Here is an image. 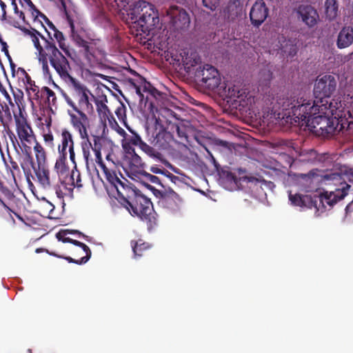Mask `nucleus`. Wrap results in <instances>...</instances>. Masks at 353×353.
I'll return each mask as SVG.
<instances>
[{
  "label": "nucleus",
  "mask_w": 353,
  "mask_h": 353,
  "mask_svg": "<svg viewBox=\"0 0 353 353\" xmlns=\"http://www.w3.org/2000/svg\"><path fill=\"white\" fill-rule=\"evenodd\" d=\"M336 86L334 77H319L314 86V99H310L305 94L286 99L282 105L283 115L292 123L305 125L311 130L319 129L327 134L334 133L340 122L343 125V119L347 117V100L343 105L341 97L330 99Z\"/></svg>",
  "instance_id": "obj_1"
},
{
  "label": "nucleus",
  "mask_w": 353,
  "mask_h": 353,
  "mask_svg": "<svg viewBox=\"0 0 353 353\" xmlns=\"http://www.w3.org/2000/svg\"><path fill=\"white\" fill-rule=\"evenodd\" d=\"M19 2L21 6L31 14L34 20L40 17L48 21L49 28L52 31L49 32V34L59 48V49L55 43L46 39L38 32L32 34V41L36 49L35 55L42 66L43 74L46 77L50 74L49 61L60 77L66 81V41L63 34L36 8L31 0H19Z\"/></svg>",
  "instance_id": "obj_2"
},
{
  "label": "nucleus",
  "mask_w": 353,
  "mask_h": 353,
  "mask_svg": "<svg viewBox=\"0 0 353 353\" xmlns=\"http://www.w3.org/2000/svg\"><path fill=\"white\" fill-rule=\"evenodd\" d=\"M11 68L12 75L17 78L19 85L26 90L32 106L41 105L46 99L50 101V97L54 99V92L47 87L39 88L23 68H18L15 70L12 65Z\"/></svg>",
  "instance_id": "obj_3"
},
{
  "label": "nucleus",
  "mask_w": 353,
  "mask_h": 353,
  "mask_svg": "<svg viewBox=\"0 0 353 353\" xmlns=\"http://www.w3.org/2000/svg\"><path fill=\"white\" fill-rule=\"evenodd\" d=\"M14 121L17 138L12 132L9 135L10 138L14 145L17 143L22 152L30 157L32 146L36 143V137L30 125L23 115H15Z\"/></svg>",
  "instance_id": "obj_4"
},
{
  "label": "nucleus",
  "mask_w": 353,
  "mask_h": 353,
  "mask_svg": "<svg viewBox=\"0 0 353 353\" xmlns=\"http://www.w3.org/2000/svg\"><path fill=\"white\" fill-rule=\"evenodd\" d=\"M57 151L54 152L55 163L53 172L56 174L62 188L66 190V129H63L57 138Z\"/></svg>",
  "instance_id": "obj_5"
},
{
  "label": "nucleus",
  "mask_w": 353,
  "mask_h": 353,
  "mask_svg": "<svg viewBox=\"0 0 353 353\" xmlns=\"http://www.w3.org/2000/svg\"><path fill=\"white\" fill-rule=\"evenodd\" d=\"M113 146V142L105 137H94L92 150L95 154V161L101 168L103 165H106L109 168L114 165L112 154Z\"/></svg>",
  "instance_id": "obj_6"
},
{
  "label": "nucleus",
  "mask_w": 353,
  "mask_h": 353,
  "mask_svg": "<svg viewBox=\"0 0 353 353\" xmlns=\"http://www.w3.org/2000/svg\"><path fill=\"white\" fill-rule=\"evenodd\" d=\"M135 9L142 12L137 23L143 32L151 31L159 23L158 14L152 4L140 1L136 4Z\"/></svg>",
  "instance_id": "obj_7"
},
{
  "label": "nucleus",
  "mask_w": 353,
  "mask_h": 353,
  "mask_svg": "<svg viewBox=\"0 0 353 353\" xmlns=\"http://www.w3.org/2000/svg\"><path fill=\"white\" fill-rule=\"evenodd\" d=\"M350 188V185L345 183L341 188H337L334 191H327L321 194L319 197V205H317V201H314L317 211L321 213L326 210L327 207L330 208H332L335 203L343 199L347 194Z\"/></svg>",
  "instance_id": "obj_8"
},
{
  "label": "nucleus",
  "mask_w": 353,
  "mask_h": 353,
  "mask_svg": "<svg viewBox=\"0 0 353 353\" xmlns=\"http://www.w3.org/2000/svg\"><path fill=\"white\" fill-rule=\"evenodd\" d=\"M125 208L132 216L141 219H147L151 214L152 203L149 199L143 195H136L132 202L126 201Z\"/></svg>",
  "instance_id": "obj_9"
},
{
  "label": "nucleus",
  "mask_w": 353,
  "mask_h": 353,
  "mask_svg": "<svg viewBox=\"0 0 353 353\" xmlns=\"http://www.w3.org/2000/svg\"><path fill=\"white\" fill-rule=\"evenodd\" d=\"M68 250L74 258L68 256V262H73L77 264L85 263L91 256L90 248L84 243L68 236Z\"/></svg>",
  "instance_id": "obj_10"
},
{
  "label": "nucleus",
  "mask_w": 353,
  "mask_h": 353,
  "mask_svg": "<svg viewBox=\"0 0 353 353\" xmlns=\"http://www.w3.org/2000/svg\"><path fill=\"white\" fill-rule=\"evenodd\" d=\"M68 104L72 108L68 110V114L70 117V123L73 128L79 132L81 138L85 139L88 137L86 124L88 118L82 110L78 109L73 102L68 99Z\"/></svg>",
  "instance_id": "obj_11"
},
{
  "label": "nucleus",
  "mask_w": 353,
  "mask_h": 353,
  "mask_svg": "<svg viewBox=\"0 0 353 353\" xmlns=\"http://www.w3.org/2000/svg\"><path fill=\"white\" fill-rule=\"evenodd\" d=\"M68 79H69L72 84L74 90L79 94V104L81 110L91 111L93 109L91 103L92 101H95V97L90 93V92L85 88L83 85L76 81L74 78L68 74Z\"/></svg>",
  "instance_id": "obj_12"
},
{
  "label": "nucleus",
  "mask_w": 353,
  "mask_h": 353,
  "mask_svg": "<svg viewBox=\"0 0 353 353\" xmlns=\"http://www.w3.org/2000/svg\"><path fill=\"white\" fill-rule=\"evenodd\" d=\"M182 201L174 191L165 192L158 201V205L166 212L176 214L181 210Z\"/></svg>",
  "instance_id": "obj_13"
},
{
  "label": "nucleus",
  "mask_w": 353,
  "mask_h": 353,
  "mask_svg": "<svg viewBox=\"0 0 353 353\" xmlns=\"http://www.w3.org/2000/svg\"><path fill=\"white\" fill-rule=\"evenodd\" d=\"M196 76L201 78V81L210 89H214L220 84V77L218 70L211 65L205 64L202 68L196 71Z\"/></svg>",
  "instance_id": "obj_14"
},
{
  "label": "nucleus",
  "mask_w": 353,
  "mask_h": 353,
  "mask_svg": "<svg viewBox=\"0 0 353 353\" xmlns=\"http://www.w3.org/2000/svg\"><path fill=\"white\" fill-rule=\"evenodd\" d=\"M299 20L309 28L315 26L319 19L317 10L311 5L301 4L296 9Z\"/></svg>",
  "instance_id": "obj_15"
},
{
  "label": "nucleus",
  "mask_w": 353,
  "mask_h": 353,
  "mask_svg": "<svg viewBox=\"0 0 353 353\" xmlns=\"http://www.w3.org/2000/svg\"><path fill=\"white\" fill-rule=\"evenodd\" d=\"M173 141L171 133L168 132L160 123L159 120L155 119V132L153 134L152 143L154 145L159 149H166Z\"/></svg>",
  "instance_id": "obj_16"
},
{
  "label": "nucleus",
  "mask_w": 353,
  "mask_h": 353,
  "mask_svg": "<svg viewBox=\"0 0 353 353\" xmlns=\"http://www.w3.org/2000/svg\"><path fill=\"white\" fill-rule=\"evenodd\" d=\"M268 10L263 0H256L250 12V20L253 25L260 26L267 18Z\"/></svg>",
  "instance_id": "obj_17"
},
{
  "label": "nucleus",
  "mask_w": 353,
  "mask_h": 353,
  "mask_svg": "<svg viewBox=\"0 0 353 353\" xmlns=\"http://www.w3.org/2000/svg\"><path fill=\"white\" fill-rule=\"evenodd\" d=\"M170 15L174 26L176 29H186L189 27L190 19L188 14L184 10L172 8L168 13Z\"/></svg>",
  "instance_id": "obj_18"
},
{
  "label": "nucleus",
  "mask_w": 353,
  "mask_h": 353,
  "mask_svg": "<svg viewBox=\"0 0 353 353\" xmlns=\"http://www.w3.org/2000/svg\"><path fill=\"white\" fill-rule=\"evenodd\" d=\"M68 23L70 24V27L71 28V37L72 39L76 42V43L78 46L83 48L85 53L88 52L89 49L87 45V42L82 39L83 34V30L81 23H80L79 22H74V20L70 19L68 15Z\"/></svg>",
  "instance_id": "obj_19"
},
{
  "label": "nucleus",
  "mask_w": 353,
  "mask_h": 353,
  "mask_svg": "<svg viewBox=\"0 0 353 353\" xmlns=\"http://www.w3.org/2000/svg\"><path fill=\"white\" fill-rule=\"evenodd\" d=\"M353 43V28L346 26L343 28L339 32L336 45L340 49L345 48Z\"/></svg>",
  "instance_id": "obj_20"
},
{
  "label": "nucleus",
  "mask_w": 353,
  "mask_h": 353,
  "mask_svg": "<svg viewBox=\"0 0 353 353\" xmlns=\"http://www.w3.org/2000/svg\"><path fill=\"white\" fill-rule=\"evenodd\" d=\"M103 172L105 174L107 180L114 186V188L117 190L119 194L122 195V192L121 191L120 188L125 189L123 183L122 181L117 177V174L114 172H112L110 170L109 168L107 167L106 165H103L102 168Z\"/></svg>",
  "instance_id": "obj_21"
},
{
  "label": "nucleus",
  "mask_w": 353,
  "mask_h": 353,
  "mask_svg": "<svg viewBox=\"0 0 353 353\" xmlns=\"http://www.w3.org/2000/svg\"><path fill=\"white\" fill-rule=\"evenodd\" d=\"M279 45H276L277 48L274 50H281V52L287 56L293 57L296 54L297 48L293 42L290 40H285L283 37L279 38Z\"/></svg>",
  "instance_id": "obj_22"
},
{
  "label": "nucleus",
  "mask_w": 353,
  "mask_h": 353,
  "mask_svg": "<svg viewBox=\"0 0 353 353\" xmlns=\"http://www.w3.org/2000/svg\"><path fill=\"white\" fill-rule=\"evenodd\" d=\"M339 4L336 0H325V15L327 20L333 21L339 15Z\"/></svg>",
  "instance_id": "obj_23"
},
{
  "label": "nucleus",
  "mask_w": 353,
  "mask_h": 353,
  "mask_svg": "<svg viewBox=\"0 0 353 353\" xmlns=\"http://www.w3.org/2000/svg\"><path fill=\"white\" fill-rule=\"evenodd\" d=\"M94 102L97 106V112L101 121L105 123L107 122V119L109 118L110 114V110L106 105V98L101 97V99H96Z\"/></svg>",
  "instance_id": "obj_24"
},
{
  "label": "nucleus",
  "mask_w": 353,
  "mask_h": 353,
  "mask_svg": "<svg viewBox=\"0 0 353 353\" xmlns=\"http://www.w3.org/2000/svg\"><path fill=\"white\" fill-rule=\"evenodd\" d=\"M221 183L224 188L228 190H233L237 186V179L232 172L224 171L221 176Z\"/></svg>",
  "instance_id": "obj_25"
},
{
  "label": "nucleus",
  "mask_w": 353,
  "mask_h": 353,
  "mask_svg": "<svg viewBox=\"0 0 353 353\" xmlns=\"http://www.w3.org/2000/svg\"><path fill=\"white\" fill-rule=\"evenodd\" d=\"M36 125L37 127L43 132L46 130H49L51 125V119L49 115V112L40 111L39 113L36 114Z\"/></svg>",
  "instance_id": "obj_26"
},
{
  "label": "nucleus",
  "mask_w": 353,
  "mask_h": 353,
  "mask_svg": "<svg viewBox=\"0 0 353 353\" xmlns=\"http://www.w3.org/2000/svg\"><path fill=\"white\" fill-rule=\"evenodd\" d=\"M126 161L132 171H137L143 165L141 158L134 151L130 152L126 156Z\"/></svg>",
  "instance_id": "obj_27"
},
{
  "label": "nucleus",
  "mask_w": 353,
  "mask_h": 353,
  "mask_svg": "<svg viewBox=\"0 0 353 353\" xmlns=\"http://www.w3.org/2000/svg\"><path fill=\"white\" fill-rule=\"evenodd\" d=\"M289 200L292 205L299 207L307 206L311 201L310 197L307 195L292 194L291 192H289Z\"/></svg>",
  "instance_id": "obj_28"
},
{
  "label": "nucleus",
  "mask_w": 353,
  "mask_h": 353,
  "mask_svg": "<svg viewBox=\"0 0 353 353\" xmlns=\"http://www.w3.org/2000/svg\"><path fill=\"white\" fill-rule=\"evenodd\" d=\"M0 7L1 9V15L0 16L2 21H6L8 24L19 28L21 23L19 20L13 19L11 17H7L6 15V5L4 2L0 1Z\"/></svg>",
  "instance_id": "obj_29"
},
{
  "label": "nucleus",
  "mask_w": 353,
  "mask_h": 353,
  "mask_svg": "<svg viewBox=\"0 0 353 353\" xmlns=\"http://www.w3.org/2000/svg\"><path fill=\"white\" fill-rule=\"evenodd\" d=\"M170 55V57L173 60V61L176 63H183L184 65H190V66H194L195 64L197 63V61L196 60V55H194L195 58L194 59V62L190 63V61L188 60L187 57H185L182 54V53H180V54H177L174 53L172 51L168 52V56Z\"/></svg>",
  "instance_id": "obj_30"
},
{
  "label": "nucleus",
  "mask_w": 353,
  "mask_h": 353,
  "mask_svg": "<svg viewBox=\"0 0 353 353\" xmlns=\"http://www.w3.org/2000/svg\"><path fill=\"white\" fill-rule=\"evenodd\" d=\"M35 152L36 159L39 165H41L45 163L46 161V152L43 147L36 141V143L32 146Z\"/></svg>",
  "instance_id": "obj_31"
},
{
  "label": "nucleus",
  "mask_w": 353,
  "mask_h": 353,
  "mask_svg": "<svg viewBox=\"0 0 353 353\" xmlns=\"http://www.w3.org/2000/svg\"><path fill=\"white\" fill-rule=\"evenodd\" d=\"M347 104L346 109H347V117L345 120L347 121V123L348 125H350L351 123H353V97H351L350 98H347Z\"/></svg>",
  "instance_id": "obj_32"
},
{
  "label": "nucleus",
  "mask_w": 353,
  "mask_h": 353,
  "mask_svg": "<svg viewBox=\"0 0 353 353\" xmlns=\"http://www.w3.org/2000/svg\"><path fill=\"white\" fill-rule=\"evenodd\" d=\"M132 247L134 256H141V252L149 248L148 245L139 240L136 243L132 242Z\"/></svg>",
  "instance_id": "obj_33"
},
{
  "label": "nucleus",
  "mask_w": 353,
  "mask_h": 353,
  "mask_svg": "<svg viewBox=\"0 0 353 353\" xmlns=\"http://www.w3.org/2000/svg\"><path fill=\"white\" fill-rule=\"evenodd\" d=\"M71 185L74 188H77V190L82 187L80 178V173L78 170H72L70 174Z\"/></svg>",
  "instance_id": "obj_34"
},
{
  "label": "nucleus",
  "mask_w": 353,
  "mask_h": 353,
  "mask_svg": "<svg viewBox=\"0 0 353 353\" xmlns=\"http://www.w3.org/2000/svg\"><path fill=\"white\" fill-rule=\"evenodd\" d=\"M240 6V0L231 1L228 5V10L229 12H234V13L237 14L239 11L241 10Z\"/></svg>",
  "instance_id": "obj_35"
},
{
  "label": "nucleus",
  "mask_w": 353,
  "mask_h": 353,
  "mask_svg": "<svg viewBox=\"0 0 353 353\" xmlns=\"http://www.w3.org/2000/svg\"><path fill=\"white\" fill-rule=\"evenodd\" d=\"M139 148L150 157L155 156L154 150L144 141L139 145Z\"/></svg>",
  "instance_id": "obj_36"
},
{
  "label": "nucleus",
  "mask_w": 353,
  "mask_h": 353,
  "mask_svg": "<svg viewBox=\"0 0 353 353\" xmlns=\"http://www.w3.org/2000/svg\"><path fill=\"white\" fill-rule=\"evenodd\" d=\"M12 6L13 8V10L16 16L18 17L19 20L24 22L25 21V15L22 11H19L17 5V3L14 0H12Z\"/></svg>",
  "instance_id": "obj_37"
},
{
  "label": "nucleus",
  "mask_w": 353,
  "mask_h": 353,
  "mask_svg": "<svg viewBox=\"0 0 353 353\" xmlns=\"http://www.w3.org/2000/svg\"><path fill=\"white\" fill-rule=\"evenodd\" d=\"M203 6L210 10H214L218 6V0H203Z\"/></svg>",
  "instance_id": "obj_38"
},
{
  "label": "nucleus",
  "mask_w": 353,
  "mask_h": 353,
  "mask_svg": "<svg viewBox=\"0 0 353 353\" xmlns=\"http://www.w3.org/2000/svg\"><path fill=\"white\" fill-rule=\"evenodd\" d=\"M115 113H116L118 119L120 121L125 122V120L126 119V115H125V108L123 105L119 106L115 111Z\"/></svg>",
  "instance_id": "obj_39"
},
{
  "label": "nucleus",
  "mask_w": 353,
  "mask_h": 353,
  "mask_svg": "<svg viewBox=\"0 0 353 353\" xmlns=\"http://www.w3.org/2000/svg\"><path fill=\"white\" fill-rule=\"evenodd\" d=\"M129 141L130 143H132L134 145H137L139 147L143 142V140L141 139V137L136 133H134L132 134V136L129 139Z\"/></svg>",
  "instance_id": "obj_40"
},
{
  "label": "nucleus",
  "mask_w": 353,
  "mask_h": 353,
  "mask_svg": "<svg viewBox=\"0 0 353 353\" xmlns=\"http://www.w3.org/2000/svg\"><path fill=\"white\" fill-rule=\"evenodd\" d=\"M0 92L2 94V95L4 97L6 100L8 101V103L14 106V104L12 101V99L8 91L6 90L5 88H3L2 85H0Z\"/></svg>",
  "instance_id": "obj_41"
},
{
  "label": "nucleus",
  "mask_w": 353,
  "mask_h": 353,
  "mask_svg": "<svg viewBox=\"0 0 353 353\" xmlns=\"http://www.w3.org/2000/svg\"><path fill=\"white\" fill-rule=\"evenodd\" d=\"M43 139L46 142V143L50 146L52 147L54 145L53 143V136L51 132L46 133L43 134Z\"/></svg>",
  "instance_id": "obj_42"
},
{
  "label": "nucleus",
  "mask_w": 353,
  "mask_h": 353,
  "mask_svg": "<svg viewBox=\"0 0 353 353\" xmlns=\"http://www.w3.org/2000/svg\"><path fill=\"white\" fill-rule=\"evenodd\" d=\"M56 237L59 241L66 242V230H61L56 234Z\"/></svg>",
  "instance_id": "obj_43"
},
{
  "label": "nucleus",
  "mask_w": 353,
  "mask_h": 353,
  "mask_svg": "<svg viewBox=\"0 0 353 353\" xmlns=\"http://www.w3.org/2000/svg\"><path fill=\"white\" fill-rule=\"evenodd\" d=\"M261 79L264 80V81H268L271 79V77H272V74L270 72L269 70L268 69H265L264 70H263L261 74Z\"/></svg>",
  "instance_id": "obj_44"
},
{
  "label": "nucleus",
  "mask_w": 353,
  "mask_h": 353,
  "mask_svg": "<svg viewBox=\"0 0 353 353\" xmlns=\"http://www.w3.org/2000/svg\"><path fill=\"white\" fill-rule=\"evenodd\" d=\"M114 125H115V130L122 137H126L127 135V133L125 132V131L122 128H121L118 123H117L116 121H114Z\"/></svg>",
  "instance_id": "obj_45"
},
{
  "label": "nucleus",
  "mask_w": 353,
  "mask_h": 353,
  "mask_svg": "<svg viewBox=\"0 0 353 353\" xmlns=\"http://www.w3.org/2000/svg\"><path fill=\"white\" fill-rule=\"evenodd\" d=\"M145 178L152 183H159V179L156 176H154V175L148 174V173L145 174Z\"/></svg>",
  "instance_id": "obj_46"
},
{
  "label": "nucleus",
  "mask_w": 353,
  "mask_h": 353,
  "mask_svg": "<svg viewBox=\"0 0 353 353\" xmlns=\"http://www.w3.org/2000/svg\"><path fill=\"white\" fill-rule=\"evenodd\" d=\"M38 176L40 181L43 183V184L48 183V178L45 172H43V176H41V174H39Z\"/></svg>",
  "instance_id": "obj_47"
},
{
  "label": "nucleus",
  "mask_w": 353,
  "mask_h": 353,
  "mask_svg": "<svg viewBox=\"0 0 353 353\" xmlns=\"http://www.w3.org/2000/svg\"><path fill=\"white\" fill-rule=\"evenodd\" d=\"M0 43H1V50L5 52L6 53H8V45L7 43L2 39L0 38Z\"/></svg>",
  "instance_id": "obj_48"
},
{
  "label": "nucleus",
  "mask_w": 353,
  "mask_h": 353,
  "mask_svg": "<svg viewBox=\"0 0 353 353\" xmlns=\"http://www.w3.org/2000/svg\"><path fill=\"white\" fill-rule=\"evenodd\" d=\"M114 121H115V119H114L113 117H112L110 114L109 116V118L107 119V121H108L109 123V125L113 128V129H115V125H114Z\"/></svg>",
  "instance_id": "obj_49"
},
{
  "label": "nucleus",
  "mask_w": 353,
  "mask_h": 353,
  "mask_svg": "<svg viewBox=\"0 0 353 353\" xmlns=\"http://www.w3.org/2000/svg\"><path fill=\"white\" fill-rule=\"evenodd\" d=\"M69 152H70V160L72 161V163L74 164V167H76L75 165V162H74V151L72 148H70L69 150Z\"/></svg>",
  "instance_id": "obj_50"
},
{
  "label": "nucleus",
  "mask_w": 353,
  "mask_h": 353,
  "mask_svg": "<svg viewBox=\"0 0 353 353\" xmlns=\"http://www.w3.org/2000/svg\"><path fill=\"white\" fill-rule=\"evenodd\" d=\"M151 171L153 172V173H155V174H160V173H162V171L161 169H159V168H157V167H152L151 168Z\"/></svg>",
  "instance_id": "obj_51"
},
{
  "label": "nucleus",
  "mask_w": 353,
  "mask_h": 353,
  "mask_svg": "<svg viewBox=\"0 0 353 353\" xmlns=\"http://www.w3.org/2000/svg\"><path fill=\"white\" fill-rule=\"evenodd\" d=\"M0 203L6 209H9V208L7 206V205L3 202V200L0 199Z\"/></svg>",
  "instance_id": "obj_52"
},
{
  "label": "nucleus",
  "mask_w": 353,
  "mask_h": 353,
  "mask_svg": "<svg viewBox=\"0 0 353 353\" xmlns=\"http://www.w3.org/2000/svg\"><path fill=\"white\" fill-rule=\"evenodd\" d=\"M349 180L353 183V172L350 173Z\"/></svg>",
  "instance_id": "obj_53"
},
{
  "label": "nucleus",
  "mask_w": 353,
  "mask_h": 353,
  "mask_svg": "<svg viewBox=\"0 0 353 353\" xmlns=\"http://www.w3.org/2000/svg\"><path fill=\"white\" fill-rule=\"evenodd\" d=\"M74 233L77 234L79 237H81V236L85 237V236L83 234H82L81 233H80V232H79L77 231L74 232Z\"/></svg>",
  "instance_id": "obj_54"
},
{
  "label": "nucleus",
  "mask_w": 353,
  "mask_h": 353,
  "mask_svg": "<svg viewBox=\"0 0 353 353\" xmlns=\"http://www.w3.org/2000/svg\"><path fill=\"white\" fill-rule=\"evenodd\" d=\"M62 5H63L64 10H66V5H65V3L64 2H62Z\"/></svg>",
  "instance_id": "obj_55"
},
{
  "label": "nucleus",
  "mask_w": 353,
  "mask_h": 353,
  "mask_svg": "<svg viewBox=\"0 0 353 353\" xmlns=\"http://www.w3.org/2000/svg\"><path fill=\"white\" fill-rule=\"evenodd\" d=\"M71 192H73V190H72ZM70 198H74L72 193L70 194Z\"/></svg>",
  "instance_id": "obj_56"
},
{
  "label": "nucleus",
  "mask_w": 353,
  "mask_h": 353,
  "mask_svg": "<svg viewBox=\"0 0 353 353\" xmlns=\"http://www.w3.org/2000/svg\"><path fill=\"white\" fill-rule=\"evenodd\" d=\"M67 232H68V234H72V233H73V232H72V231H70V230H67Z\"/></svg>",
  "instance_id": "obj_57"
},
{
  "label": "nucleus",
  "mask_w": 353,
  "mask_h": 353,
  "mask_svg": "<svg viewBox=\"0 0 353 353\" xmlns=\"http://www.w3.org/2000/svg\"><path fill=\"white\" fill-rule=\"evenodd\" d=\"M85 157L86 161L88 162V157L85 155Z\"/></svg>",
  "instance_id": "obj_58"
},
{
  "label": "nucleus",
  "mask_w": 353,
  "mask_h": 353,
  "mask_svg": "<svg viewBox=\"0 0 353 353\" xmlns=\"http://www.w3.org/2000/svg\"><path fill=\"white\" fill-rule=\"evenodd\" d=\"M301 177L305 178L306 177V175L301 174Z\"/></svg>",
  "instance_id": "obj_59"
}]
</instances>
